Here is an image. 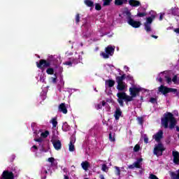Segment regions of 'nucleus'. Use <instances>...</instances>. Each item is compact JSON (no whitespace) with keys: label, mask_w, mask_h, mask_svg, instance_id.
<instances>
[{"label":"nucleus","mask_w":179,"mask_h":179,"mask_svg":"<svg viewBox=\"0 0 179 179\" xmlns=\"http://www.w3.org/2000/svg\"><path fill=\"white\" fill-rule=\"evenodd\" d=\"M126 2H127V0H115V5H116V6H121V5Z\"/></svg>","instance_id":"obj_26"},{"label":"nucleus","mask_w":179,"mask_h":179,"mask_svg":"<svg viewBox=\"0 0 179 179\" xmlns=\"http://www.w3.org/2000/svg\"><path fill=\"white\" fill-rule=\"evenodd\" d=\"M128 169H130V170H133V169H135V165L134 164H131L128 166Z\"/></svg>","instance_id":"obj_51"},{"label":"nucleus","mask_w":179,"mask_h":179,"mask_svg":"<svg viewBox=\"0 0 179 179\" xmlns=\"http://www.w3.org/2000/svg\"><path fill=\"white\" fill-rule=\"evenodd\" d=\"M101 108H103L101 103H98L96 106V110H101Z\"/></svg>","instance_id":"obj_48"},{"label":"nucleus","mask_w":179,"mask_h":179,"mask_svg":"<svg viewBox=\"0 0 179 179\" xmlns=\"http://www.w3.org/2000/svg\"><path fill=\"white\" fill-rule=\"evenodd\" d=\"M171 13L173 16H177V8H171Z\"/></svg>","instance_id":"obj_41"},{"label":"nucleus","mask_w":179,"mask_h":179,"mask_svg":"<svg viewBox=\"0 0 179 179\" xmlns=\"http://www.w3.org/2000/svg\"><path fill=\"white\" fill-rule=\"evenodd\" d=\"M144 143H149V138L148 136L144 137Z\"/></svg>","instance_id":"obj_50"},{"label":"nucleus","mask_w":179,"mask_h":179,"mask_svg":"<svg viewBox=\"0 0 179 179\" xmlns=\"http://www.w3.org/2000/svg\"><path fill=\"white\" fill-rule=\"evenodd\" d=\"M142 162H143V159L142 158L138 159L136 162L134 163V167H136V169H141V163H142Z\"/></svg>","instance_id":"obj_21"},{"label":"nucleus","mask_w":179,"mask_h":179,"mask_svg":"<svg viewBox=\"0 0 179 179\" xmlns=\"http://www.w3.org/2000/svg\"><path fill=\"white\" fill-rule=\"evenodd\" d=\"M151 37H152V38H158L159 36H156V35H151Z\"/></svg>","instance_id":"obj_56"},{"label":"nucleus","mask_w":179,"mask_h":179,"mask_svg":"<svg viewBox=\"0 0 179 179\" xmlns=\"http://www.w3.org/2000/svg\"><path fill=\"white\" fill-rule=\"evenodd\" d=\"M121 115H122V111H121V108L120 107H117L114 114L115 120L118 121Z\"/></svg>","instance_id":"obj_12"},{"label":"nucleus","mask_w":179,"mask_h":179,"mask_svg":"<svg viewBox=\"0 0 179 179\" xmlns=\"http://www.w3.org/2000/svg\"><path fill=\"white\" fill-rule=\"evenodd\" d=\"M106 103L105 102V101H102L101 105L103 107H104V106H106Z\"/></svg>","instance_id":"obj_53"},{"label":"nucleus","mask_w":179,"mask_h":179,"mask_svg":"<svg viewBox=\"0 0 179 179\" xmlns=\"http://www.w3.org/2000/svg\"><path fill=\"white\" fill-rule=\"evenodd\" d=\"M79 22H80V14L77 13L76 15V24H79Z\"/></svg>","instance_id":"obj_32"},{"label":"nucleus","mask_w":179,"mask_h":179,"mask_svg":"<svg viewBox=\"0 0 179 179\" xmlns=\"http://www.w3.org/2000/svg\"><path fill=\"white\" fill-rule=\"evenodd\" d=\"M100 178H101V179H106V178H104V176H103V175H101V176H100Z\"/></svg>","instance_id":"obj_61"},{"label":"nucleus","mask_w":179,"mask_h":179,"mask_svg":"<svg viewBox=\"0 0 179 179\" xmlns=\"http://www.w3.org/2000/svg\"><path fill=\"white\" fill-rule=\"evenodd\" d=\"M128 24H129V26H131V27H134V29H138L139 27H141V24H142L141 23V22L139 21H134V19H129V21H127Z\"/></svg>","instance_id":"obj_9"},{"label":"nucleus","mask_w":179,"mask_h":179,"mask_svg":"<svg viewBox=\"0 0 179 179\" xmlns=\"http://www.w3.org/2000/svg\"><path fill=\"white\" fill-rule=\"evenodd\" d=\"M52 145L55 150H61V148H62V143H61V141L59 140L53 141Z\"/></svg>","instance_id":"obj_11"},{"label":"nucleus","mask_w":179,"mask_h":179,"mask_svg":"<svg viewBox=\"0 0 179 179\" xmlns=\"http://www.w3.org/2000/svg\"><path fill=\"white\" fill-rule=\"evenodd\" d=\"M51 124H52V128H57L58 125V122L57 121V117H53L50 121Z\"/></svg>","instance_id":"obj_27"},{"label":"nucleus","mask_w":179,"mask_h":179,"mask_svg":"<svg viewBox=\"0 0 179 179\" xmlns=\"http://www.w3.org/2000/svg\"><path fill=\"white\" fill-rule=\"evenodd\" d=\"M103 6H109V5L113 2V0H103Z\"/></svg>","instance_id":"obj_31"},{"label":"nucleus","mask_w":179,"mask_h":179,"mask_svg":"<svg viewBox=\"0 0 179 179\" xmlns=\"http://www.w3.org/2000/svg\"><path fill=\"white\" fill-rule=\"evenodd\" d=\"M174 31L175 33H177L178 34H179V28L175 29Z\"/></svg>","instance_id":"obj_52"},{"label":"nucleus","mask_w":179,"mask_h":179,"mask_svg":"<svg viewBox=\"0 0 179 179\" xmlns=\"http://www.w3.org/2000/svg\"><path fill=\"white\" fill-rule=\"evenodd\" d=\"M64 179H69V176L64 175Z\"/></svg>","instance_id":"obj_59"},{"label":"nucleus","mask_w":179,"mask_h":179,"mask_svg":"<svg viewBox=\"0 0 179 179\" xmlns=\"http://www.w3.org/2000/svg\"><path fill=\"white\" fill-rule=\"evenodd\" d=\"M129 4L130 6H133L134 8H137V6H141V1H137V0H129Z\"/></svg>","instance_id":"obj_19"},{"label":"nucleus","mask_w":179,"mask_h":179,"mask_svg":"<svg viewBox=\"0 0 179 179\" xmlns=\"http://www.w3.org/2000/svg\"><path fill=\"white\" fill-rule=\"evenodd\" d=\"M164 78L168 85H171V82H173L174 85H178L179 83H178L179 78H178V76H177V75H175L172 79L169 76H165Z\"/></svg>","instance_id":"obj_7"},{"label":"nucleus","mask_w":179,"mask_h":179,"mask_svg":"<svg viewBox=\"0 0 179 179\" xmlns=\"http://www.w3.org/2000/svg\"><path fill=\"white\" fill-rule=\"evenodd\" d=\"M65 171H65V169H64V172L65 173Z\"/></svg>","instance_id":"obj_64"},{"label":"nucleus","mask_w":179,"mask_h":179,"mask_svg":"<svg viewBox=\"0 0 179 179\" xmlns=\"http://www.w3.org/2000/svg\"><path fill=\"white\" fill-rule=\"evenodd\" d=\"M126 79H127L128 80L132 81V80H134V77L131 75H128L126 76Z\"/></svg>","instance_id":"obj_45"},{"label":"nucleus","mask_w":179,"mask_h":179,"mask_svg":"<svg viewBox=\"0 0 179 179\" xmlns=\"http://www.w3.org/2000/svg\"><path fill=\"white\" fill-rule=\"evenodd\" d=\"M90 164L87 161L83 162L81 163V166L83 167V170L87 171V170L89 169Z\"/></svg>","instance_id":"obj_23"},{"label":"nucleus","mask_w":179,"mask_h":179,"mask_svg":"<svg viewBox=\"0 0 179 179\" xmlns=\"http://www.w3.org/2000/svg\"><path fill=\"white\" fill-rule=\"evenodd\" d=\"M141 149V145L136 144L134 148V152H138Z\"/></svg>","instance_id":"obj_38"},{"label":"nucleus","mask_w":179,"mask_h":179,"mask_svg":"<svg viewBox=\"0 0 179 179\" xmlns=\"http://www.w3.org/2000/svg\"><path fill=\"white\" fill-rule=\"evenodd\" d=\"M95 9L96 10H101V5H100V3H96Z\"/></svg>","instance_id":"obj_39"},{"label":"nucleus","mask_w":179,"mask_h":179,"mask_svg":"<svg viewBox=\"0 0 179 179\" xmlns=\"http://www.w3.org/2000/svg\"><path fill=\"white\" fill-rule=\"evenodd\" d=\"M115 51V46L108 45L105 48V52H101L100 55L104 59H108V58H110V57H113V55H114Z\"/></svg>","instance_id":"obj_4"},{"label":"nucleus","mask_w":179,"mask_h":179,"mask_svg":"<svg viewBox=\"0 0 179 179\" xmlns=\"http://www.w3.org/2000/svg\"><path fill=\"white\" fill-rule=\"evenodd\" d=\"M137 120L140 125H143V117H138Z\"/></svg>","instance_id":"obj_40"},{"label":"nucleus","mask_w":179,"mask_h":179,"mask_svg":"<svg viewBox=\"0 0 179 179\" xmlns=\"http://www.w3.org/2000/svg\"><path fill=\"white\" fill-rule=\"evenodd\" d=\"M175 118L176 117H174V115L169 112L165 114L164 118L162 119V124L165 129H167L169 128V122H170V121H172V120H174Z\"/></svg>","instance_id":"obj_6"},{"label":"nucleus","mask_w":179,"mask_h":179,"mask_svg":"<svg viewBox=\"0 0 179 179\" xmlns=\"http://www.w3.org/2000/svg\"><path fill=\"white\" fill-rule=\"evenodd\" d=\"M146 13H138L136 16L138 17H145V16H146Z\"/></svg>","instance_id":"obj_35"},{"label":"nucleus","mask_w":179,"mask_h":179,"mask_svg":"<svg viewBox=\"0 0 179 179\" xmlns=\"http://www.w3.org/2000/svg\"><path fill=\"white\" fill-rule=\"evenodd\" d=\"M64 65H67L69 66H72V64H73L72 62V60L70 59V61H67V62H65L64 63H63Z\"/></svg>","instance_id":"obj_37"},{"label":"nucleus","mask_w":179,"mask_h":179,"mask_svg":"<svg viewBox=\"0 0 179 179\" xmlns=\"http://www.w3.org/2000/svg\"><path fill=\"white\" fill-rule=\"evenodd\" d=\"M176 129L177 132H179V127L178 126H176Z\"/></svg>","instance_id":"obj_60"},{"label":"nucleus","mask_w":179,"mask_h":179,"mask_svg":"<svg viewBox=\"0 0 179 179\" xmlns=\"http://www.w3.org/2000/svg\"><path fill=\"white\" fill-rule=\"evenodd\" d=\"M58 60L55 55H50L47 59H41L39 62H36V66L38 69H41V72H44L46 70V73L48 75H55L54 73V68L51 67L52 65H55V68H58V66L56 65Z\"/></svg>","instance_id":"obj_1"},{"label":"nucleus","mask_w":179,"mask_h":179,"mask_svg":"<svg viewBox=\"0 0 179 179\" xmlns=\"http://www.w3.org/2000/svg\"><path fill=\"white\" fill-rule=\"evenodd\" d=\"M106 85H107L109 87H114V85H115V81L114 80H106Z\"/></svg>","instance_id":"obj_22"},{"label":"nucleus","mask_w":179,"mask_h":179,"mask_svg":"<svg viewBox=\"0 0 179 179\" xmlns=\"http://www.w3.org/2000/svg\"><path fill=\"white\" fill-rule=\"evenodd\" d=\"M48 161L49 162V163H52L55 161V159H54V157H50L48 158Z\"/></svg>","instance_id":"obj_49"},{"label":"nucleus","mask_w":179,"mask_h":179,"mask_svg":"<svg viewBox=\"0 0 179 179\" xmlns=\"http://www.w3.org/2000/svg\"><path fill=\"white\" fill-rule=\"evenodd\" d=\"M172 155L173 157L174 164H179V152H178V151H173Z\"/></svg>","instance_id":"obj_13"},{"label":"nucleus","mask_w":179,"mask_h":179,"mask_svg":"<svg viewBox=\"0 0 179 179\" xmlns=\"http://www.w3.org/2000/svg\"><path fill=\"white\" fill-rule=\"evenodd\" d=\"M163 130H159L153 136V139H155L156 142H158V143H160V141L163 139Z\"/></svg>","instance_id":"obj_10"},{"label":"nucleus","mask_w":179,"mask_h":179,"mask_svg":"<svg viewBox=\"0 0 179 179\" xmlns=\"http://www.w3.org/2000/svg\"><path fill=\"white\" fill-rule=\"evenodd\" d=\"M126 78H127V75L125 74H123L121 76H116L115 77L116 83H124V81L125 80Z\"/></svg>","instance_id":"obj_17"},{"label":"nucleus","mask_w":179,"mask_h":179,"mask_svg":"<svg viewBox=\"0 0 179 179\" xmlns=\"http://www.w3.org/2000/svg\"><path fill=\"white\" fill-rule=\"evenodd\" d=\"M149 178L150 179H159V178H157V176L153 173L150 174Z\"/></svg>","instance_id":"obj_42"},{"label":"nucleus","mask_w":179,"mask_h":179,"mask_svg":"<svg viewBox=\"0 0 179 179\" xmlns=\"http://www.w3.org/2000/svg\"><path fill=\"white\" fill-rule=\"evenodd\" d=\"M115 169L117 171V176H120L121 175V170L120 169V167L118 166H115Z\"/></svg>","instance_id":"obj_44"},{"label":"nucleus","mask_w":179,"mask_h":179,"mask_svg":"<svg viewBox=\"0 0 179 179\" xmlns=\"http://www.w3.org/2000/svg\"><path fill=\"white\" fill-rule=\"evenodd\" d=\"M129 92H130V96L124 92L117 94V97L118 98L117 102L121 107H124V101L127 103H129V101H134V97L139 96V92H142V88L131 87L129 89Z\"/></svg>","instance_id":"obj_2"},{"label":"nucleus","mask_w":179,"mask_h":179,"mask_svg":"<svg viewBox=\"0 0 179 179\" xmlns=\"http://www.w3.org/2000/svg\"><path fill=\"white\" fill-rule=\"evenodd\" d=\"M158 80L159 83H163V78L162 77H160Z\"/></svg>","instance_id":"obj_54"},{"label":"nucleus","mask_w":179,"mask_h":179,"mask_svg":"<svg viewBox=\"0 0 179 179\" xmlns=\"http://www.w3.org/2000/svg\"><path fill=\"white\" fill-rule=\"evenodd\" d=\"M1 179H15V175L12 171H4L1 175Z\"/></svg>","instance_id":"obj_8"},{"label":"nucleus","mask_w":179,"mask_h":179,"mask_svg":"<svg viewBox=\"0 0 179 179\" xmlns=\"http://www.w3.org/2000/svg\"><path fill=\"white\" fill-rule=\"evenodd\" d=\"M73 143H75V138L71 137L70 138V143L69 144V152H75V145H73Z\"/></svg>","instance_id":"obj_16"},{"label":"nucleus","mask_w":179,"mask_h":179,"mask_svg":"<svg viewBox=\"0 0 179 179\" xmlns=\"http://www.w3.org/2000/svg\"><path fill=\"white\" fill-rule=\"evenodd\" d=\"M117 89L119 92H124L125 90V83H118Z\"/></svg>","instance_id":"obj_20"},{"label":"nucleus","mask_w":179,"mask_h":179,"mask_svg":"<svg viewBox=\"0 0 179 179\" xmlns=\"http://www.w3.org/2000/svg\"><path fill=\"white\" fill-rule=\"evenodd\" d=\"M109 141H110V142H115V138L113 137V134L111 132L109 133Z\"/></svg>","instance_id":"obj_34"},{"label":"nucleus","mask_w":179,"mask_h":179,"mask_svg":"<svg viewBox=\"0 0 179 179\" xmlns=\"http://www.w3.org/2000/svg\"><path fill=\"white\" fill-rule=\"evenodd\" d=\"M48 135H50V131H48V130L41 134V138H47Z\"/></svg>","instance_id":"obj_30"},{"label":"nucleus","mask_w":179,"mask_h":179,"mask_svg":"<svg viewBox=\"0 0 179 179\" xmlns=\"http://www.w3.org/2000/svg\"><path fill=\"white\" fill-rule=\"evenodd\" d=\"M159 20H163V14H160Z\"/></svg>","instance_id":"obj_58"},{"label":"nucleus","mask_w":179,"mask_h":179,"mask_svg":"<svg viewBox=\"0 0 179 179\" xmlns=\"http://www.w3.org/2000/svg\"><path fill=\"white\" fill-rule=\"evenodd\" d=\"M169 122H170V124H169L170 129H173L176 125H177V120H176V117L173 120H171Z\"/></svg>","instance_id":"obj_24"},{"label":"nucleus","mask_w":179,"mask_h":179,"mask_svg":"<svg viewBox=\"0 0 179 179\" xmlns=\"http://www.w3.org/2000/svg\"><path fill=\"white\" fill-rule=\"evenodd\" d=\"M166 150V148L162 143H158V144L155 145L153 153L155 156H163V152Z\"/></svg>","instance_id":"obj_5"},{"label":"nucleus","mask_w":179,"mask_h":179,"mask_svg":"<svg viewBox=\"0 0 179 179\" xmlns=\"http://www.w3.org/2000/svg\"><path fill=\"white\" fill-rule=\"evenodd\" d=\"M32 148L35 149V150H38V148L36 147V145H33Z\"/></svg>","instance_id":"obj_57"},{"label":"nucleus","mask_w":179,"mask_h":179,"mask_svg":"<svg viewBox=\"0 0 179 179\" xmlns=\"http://www.w3.org/2000/svg\"><path fill=\"white\" fill-rule=\"evenodd\" d=\"M34 141L35 142H38L39 143H41V142H43V138H35Z\"/></svg>","instance_id":"obj_47"},{"label":"nucleus","mask_w":179,"mask_h":179,"mask_svg":"<svg viewBox=\"0 0 179 179\" xmlns=\"http://www.w3.org/2000/svg\"><path fill=\"white\" fill-rule=\"evenodd\" d=\"M144 29L147 31V33L152 31V27L150 24H144Z\"/></svg>","instance_id":"obj_28"},{"label":"nucleus","mask_w":179,"mask_h":179,"mask_svg":"<svg viewBox=\"0 0 179 179\" xmlns=\"http://www.w3.org/2000/svg\"><path fill=\"white\" fill-rule=\"evenodd\" d=\"M71 61L75 65H78V64H80L82 62V56L80 55H78L77 57H71L70 58Z\"/></svg>","instance_id":"obj_14"},{"label":"nucleus","mask_w":179,"mask_h":179,"mask_svg":"<svg viewBox=\"0 0 179 179\" xmlns=\"http://www.w3.org/2000/svg\"><path fill=\"white\" fill-rule=\"evenodd\" d=\"M59 111L60 113H63V114H68V109L66 108V105H65V103H62L59 106Z\"/></svg>","instance_id":"obj_15"},{"label":"nucleus","mask_w":179,"mask_h":179,"mask_svg":"<svg viewBox=\"0 0 179 179\" xmlns=\"http://www.w3.org/2000/svg\"><path fill=\"white\" fill-rule=\"evenodd\" d=\"M158 91L159 92V93H162L164 96H167L169 93H173V94H176L177 97H179L178 90L176 88L168 87L166 86H164V85H161L158 87Z\"/></svg>","instance_id":"obj_3"},{"label":"nucleus","mask_w":179,"mask_h":179,"mask_svg":"<svg viewBox=\"0 0 179 179\" xmlns=\"http://www.w3.org/2000/svg\"><path fill=\"white\" fill-rule=\"evenodd\" d=\"M84 179H89V178H85Z\"/></svg>","instance_id":"obj_63"},{"label":"nucleus","mask_w":179,"mask_h":179,"mask_svg":"<svg viewBox=\"0 0 179 179\" xmlns=\"http://www.w3.org/2000/svg\"><path fill=\"white\" fill-rule=\"evenodd\" d=\"M155 19H156V14H152L150 17L146 18V22L144 24L151 25Z\"/></svg>","instance_id":"obj_18"},{"label":"nucleus","mask_w":179,"mask_h":179,"mask_svg":"<svg viewBox=\"0 0 179 179\" xmlns=\"http://www.w3.org/2000/svg\"><path fill=\"white\" fill-rule=\"evenodd\" d=\"M125 13H126V15H127V22H129V20H130V19H132V17H131V13L129 12V10H127L126 12H125Z\"/></svg>","instance_id":"obj_36"},{"label":"nucleus","mask_w":179,"mask_h":179,"mask_svg":"<svg viewBox=\"0 0 179 179\" xmlns=\"http://www.w3.org/2000/svg\"><path fill=\"white\" fill-rule=\"evenodd\" d=\"M124 69H126V72H128V71H129V67L124 66Z\"/></svg>","instance_id":"obj_55"},{"label":"nucleus","mask_w":179,"mask_h":179,"mask_svg":"<svg viewBox=\"0 0 179 179\" xmlns=\"http://www.w3.org/2000/svg\"><path fill=\"white\" fill-rule=\"evenodd\" d=\"M44 173H45V174H48V171H47V170H45Z\"/></svg>","instance_id":"obj_62"},{"label":"nucleus","mask_w":179,"mask_h":179,"mask_svg":"<svg viewBox=\"0 0 179 179\" xmlns=\"http://www.w3.org/2000/svg\"><path fill=\"white\" fill-rule=\"evenodd\" d=\"M84 3L88 8H93L94 6V2L92 0H85Z\"/></svg>","instance_id":"obj_25"},{"label":"nucleus","mask_w":179,"mask_h":179,"mask_svg":"<svg viewBox=\"0 0 179 179\" xmlns=\"http://www.w3.org/2000/svg\"><path fill=\"white\" fill-rule=\"evenodd\" d=\"M171 177L173 179H179V169L177 171V173L172 172Z\"/></svg>","instance_id":"obj_29"},{"label":"nucleus","mask_w":179,"mask_h":179,"mask_svg":"<svg viewBox=\"0 0 179 179\" xmlns=\"http://www.w3.org/2000/svg\"><path fill=\"white\" fill-rule=\"evenodd\" d=\"M108 167H107V165L106 164H103L102 165V171H107V170H108Z\"/></svg>","instance_id":"obj_46"},{"label":"nucleus","mask_w":179,"mask_h":179,"mask_svg":"<svg viewBox=\"0 0 179 179\" xmlns=\"http://www.w3.org/2000/svg\"><path fill=\"white\" fill-rule=\"evenodd\" d=\"M150 103H152V104H155V103H157V99L156 98L151 97V98L150 99Z\"/></svg>","instance_id":"obj_43"},{"label":"nucleus","mask_w":179,"mask_h":179,"mask_svg":"<svg viewBox=\"0 0 179 179\" xmlns=\"http://www.w3.org/2000/svg\"><path fill=\"white\" fill-rule=\"evenodd\" d=\"M54 76L55 77L51 78L52 82V83H57V79H58V77L57 76V73H55Z\"/></svg>","instance_id":"obj_33"}]
</instances>
